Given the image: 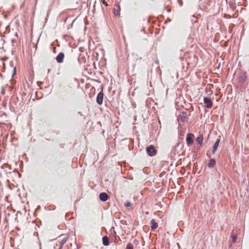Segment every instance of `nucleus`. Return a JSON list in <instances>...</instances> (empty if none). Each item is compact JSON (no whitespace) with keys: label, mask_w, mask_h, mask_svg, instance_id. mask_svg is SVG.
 I'll list each match as a JSON object with an SVG mask.
<instances>
[{"label":"nucleus","mask_w":249,"mask_h":249,"mask_svg":"<svg viewBox=\"0 0 249 249\" xmlns=\"http://www.w3.org/2000/svg\"><path fill=\"white\" fill-rule=\"evenodd\" d=\"M146 152L149 156L154 157L157 154V150L153 145H150L146 147Z\"/></svg>","instance_id":"1"},{"label":"nucleus","mask_w":249,"mask_h":249,"mask_svg":"<svg viewBox=\"0 0 249 249\" xmlns=\"http://www.w3.org/2000/svg\"><path fill=\"white\" fill-rule=\"evenodd\" d=\"M238 79L239 82L244 84L247 80V75L245 72H240L238 75Z\"/></svg>","instance_id":"2"},{"label":"nucleus","mask_w":249,"mask_h":249,"mask_svg":"<svg viewBox=\"0 0 249 249\" xmlns=\"http://www.w3.org/2000/svg\"><path fill=\"white\" fill-rule=\"evenodd\" d=\"M104 95V94L102 91H101L97 94V96L96 99V102L98 105H101L103 104Z\"/></svg>","instance_id":"3"},{"label":"nucleus","mask_w":249,"mask_h":249,"mask_svg":"<svg viewBox=\"0 0 249 249\" xmlns=\"http://www.w3.org/2000/svg\"><path fill=\"white\" fill-rule=\"evenodd\" d=\"M195 137L194 135L192 133H188L186 139V143L188 146L192 145L194 143L193 138Z\"/></svg>","instance_id":"4"},{"label":"nucleus","mask_w":249,"mask_h":249,"mask_svg":"<svg viewBox=\"0 0 249 249\" xmlns=\"http://www.w3.org/2000/svg\"><path fill=\"white\" fill-rule=\"evenodd\" d=\"M203 102L206 104V107L208 108H210L213 106V103L211 99L209 97H204Z\"/></svg>","instance_id":"5"},{"label":"nucleus","mask_w":249,"mask_h":249,"mask_svg":"<svg viewBox=\"0 0 249 249\" xmlns=\"http://www.w3.org/2000/svg\"><path fill=\"white\" fill-rule=\"evenodd\" d=\"M178 117H180V119L182 122H186L188 121V118L187 112L185 111L181 112Z\"/></svg>","instance_id":"6"},{"label":"nucleus","mask_w":249,"mask_h":249,"mask_svg":"<svg viewBox=\"0 0 249 249\" xmlns=\"http://www.w3.org/2000/svg\"><path fill=\"white\" fill-rule=\"evenodd\" d=\"M64 57L65 54L64 53H59L55 58L56 62L58 63H62V62H63Z\"/></svg>","instance_id":"7"},{"label":"nucleus","mask_w":249,"mask_h":249,"mask_svg":"<svg viewBox=\"0 0 249 249\" xmlns=\"http://www.w3.org/2000/svg\"><path fill=\"white\" fill-rule=\"evenodd\" d=\"M109 198V197L106 193L102 192L99 194V199L102 202H105Z\"/></svg>","instance_id":"8"},{"label":"nucleus","mask_w":249,"mask_h":249,"mask_svg":"<svg viewBox=\"0 0 249 249\" xmlns=\"http://www.w3.org/2000/svg\"><path fill=\"white\" fill-rule=\"evenodd\" d=\"M220 142V138L217 139L213 146L212 153L214 154L217 150L218 147Z\"/></svg>","instance_id":"9"},{"label":"nucleus","mask_w":249,"mask_h":249,"mask_svg":"<svg viewBox=\"0 0 249 249\" xmlns=\"http://www.w3.org/2000/svg\"><path fill=\"white\" fill-rule=\"evenodd\" d=\"M150 223L151 224V229L152 231H153L158 228V224L156 222L154 219L151 220Z\"/></svg>","instance_id":"10"},{"label":"nucleus","mask_w":249,"mask_h":249,"mask_svg":"<svg viewBox=\"0 0 249 249\" xmlns=\"http://www.w3.org/2000/svg\"><path fill=\"white\" fill-rule=\"evenodd\" d=\"M102 243L105 246H107L109 245V241L107 235H105L102 237Z\"/></svg>","instance_id":"11"},{"label":"nucleus","mask_w":249,"mask_h":249,"mask_svg":"<svg viewBox=\"0 0 249 249\" xmlns=\"http://www.w3.org/2000/svg\"><path fill=\"white\" fill-rule=\"evenodd\" d=\"M215 163H216L215 160L214 159H211L209 160V163L208 164V167L209 168H213L214 167Z\"/></svg>","instance_id":"12"},{"label":"nucleus","mask_w":249,"mask_h":249,"mask_svg":"<svg viewBox=\"0 0 249 249\" xmlns=\"http://www.w3.org/2000/svg\"><path fill=\"white\" fill-rule=\"evenodd\" d=\"M68 237H65L62 240L59 242V249H62V247L64 245V244L67 242L68 240Z\"/></svg>","instance_id":"13"},{"label":"nucleus","mask_w":249,"mask_h":249,"mask_svg":"<svg viewBox=\"0 0 249 249\" xmlns=\"http://www.w3.org/2000/svg\"><path fill=\"white\" fill-rule=\"evenodd\" d=\"M203 136L202 135H200L199 136H198V137L196 138V142L200 144H201L202 142H203Z\"/></svg>","instance_id":"14"},{"label":"nucleus","mask_w":249,"mask_h":249,"mask_svg":"<svg viewBox=\"0 0 249 249\" xmlns=\"http://www.w3.org/2000/svg\"><path fill=\"white\" fill-rule=\"evenodd\" d=\"M1 168L2 169H8V170H11V167L10 165H9L7 163H4L1 166Z\"/></svg>","instance_id":"15"},{"label":"nucleus","mask_w":249,"mask_h":249,"mask_svg":"<svg viewBox=\"0 0 249 249\" xmlns=\"http://www.w3.org/2000/svg\"><path fill=\"white\" fill-rule=\"evenodd\" d=\"M125 249H133V246L131 243H128Z\"/></svg>","instance_id":"16"},{"label":"nucleus","mask_w":249,"mask_h":249,"mask_svg":"<svg viewBox=\"0 0 249 249\" xmlns=\"http://www.w3.org/2000/svg\"><path fill=\"white\" fill-rule=\"evenodd\" d=\"M237 235L236 234H233L232 236V241L233 242H235L236 241V238H237Z\"/></svg>","instance_id":"17"},{"label":"nucleus","mask_w":249,"mask_h":249,"mask_svg":"<svg viewBox=\"0 0 249 249\" xmlns=\"http://www.w3.org/2000/svg\"><path fill=\"white\" fill-rule=\"evenodd\" d=\"M124 206L126 207H129L131 206V203L130 202H127L126 203H124Z\"/></svg>","instance_id":"18"},{"label":"nucleus","mask_w":249,"mask_h":249,"mask_svg":"<svg viewBox=\"0 0 249 249\" xmlns=\"http://www.w3.org/2000/svg\"><path fill=\"white\" fill-rule=\"evenodd\" d=\"M16 74V68L14 67L13 68V73H12V77H13Z\"/></svg>","instance_id":"19"},{"label":"nucleus","mask_w":249,"mask_h":249,"mask_svg":"<svg viewBox=\"0 0 249 249\" xmlns=\"http://www.w3.org/2000/svg\"><path fill=\"white\" fill-rule=\"evenodd\" d=\"M13 172L16 173L18 174L19 177H21V175L18 173V172L17 170V169H14V170L13 171Z\"/></svg>","instance_id":"20"},{"label":"nucleus","mask_w":249,"mask_h":249,"mask_svg":"<svg viewBox=\"0 0 249 249\" xmlns=\"http://www.w3.org/2000/svg\"><path fill=\"white\" fill-rule=\"evenodd\" d=\"M103 3L106 6L107 5V3L104 0H103Z\"/></svg>","instance_id":"21"},{"label":"nucleus","mask_w":249,"mask_h":249,"mask_svg":"<svg viewBox=\"0 0 249 249\" xmlns=\"http://www.w3.org/2000/svg\"><path fill=\"white\" fill-rule=\"evenodd\" d=\"M155 63H157V64H159V60H156V61H155Z\"/></svg>","instance_id":"22"},{"label":"nucleus","mask_w":249,"mask_h":249,"mask_svg":"<svg viewBox=\"0 0 249 249\" xmlns=\"http://www.w3.org/2000/svg\"><path fill=\"white\" fill-rule=\"evenodd\" d=\"M114 14H115V15H117V14H118V11H117V12H114Z\"/></svg>","instance_id":"23"},{"label":"nucleus","mask_w":249,"mask_h":249,"mask_svg":"<svg viewBox=\"0 0 249 249\" xmlns=\"http://www.w3.org/2000/svg\"><path fill=\"white\" fill-rule=\"evenodd\" d=\"M138 242H138V241L137 240L135 239V240H134V243H138Z\"/></svg>","instance_id":"24"},{"label":"nucleus","mask_w":249,"mask_h":249,"mask_svg":"<svg viewBox=\"0 0 249 249\" xmlns=\"http://www.w3.org/2000/svg\"><path fill=\"white\" fill-rule=\"evenodd\" d=\"M37 83H38V85H39V84H41V83H42V82H40V81H38V82H37Z\"/></svg>","instance_id":"25"},{"label":"nucleus","mask_w":249,"mask_h":249,"mask_svg":"<svg viewBox=\"0 0 249 249\" xmlns=\"http://www.w3.org/2000/svg\"><path fill=\"white\" fill-rule=\"evenodd\" d=\"M51 69H48V73H49V72H50V71H51Z\"/></svg>","instance_id":"26"},{"label":"nucleus","mask_w":249,"mask_h":249,"mask_svg":"<svg viewBox=\"0 0 249 249\" xmlns=\"http://www.w3.org/2000/svg\"><path fill=\"white\" fill-rule=\"evenodd\" d=\"M98 124H100V125H101V122H99L98 123Z\"/></svg>","instance_id":"27"},{"label":"nucleus","mask_w":249,"mask_h":249,"mask_svg":"<svg viewBox=\"0 0 249 249\" xmlns=\"http://www.w3.org/2000/svg\"><path fill=\"white\" fill-rule=\"evenodd\" d=\"M35 48H36H36H37V46L36 45L35 46Z\"/></svg>","instance_id":"28"},{"label":"nucleus","mask_w":249,"mask_h":249,"mask_svg":"<svg viewBox=\"0 0 249 249\" xmlns=\"http://www.w3.org/2000/svg\"><path fill=\"white\" fill-rule=\"evenodd\" d=\"M1 93H2V94H3V91H1Z\"/></svg>","instance_id":"29"},{"label":"nucleus","mask_w":249,"mask_h":249,"mask_svg":"<svg viewBox=\"0 0 249 249\" xmlns=\"http://www.w3.org/2000/svg\"><path fill=\"white\" fill-rule=\"evenodd\" d=\"M15 36H17V33L15 34Z\"/></svg>","instance_id":"30"},{"label":"nucleus","mask_w":249,"mask_h":249,"mask_svg":"<svg viewBox=\"0 0 249 249\" xmlns=\"http://www.w3.org/2000/svg\"><path fill=\"white\" fill-rule=\"evenodd\" d=\"M105 131L104 130L103 132H102V133L103 134L104 133Z\"/></svg>","instance_id":"31"},{"label":"nucleus","mask_w":249,"mask_h":249,"mask_svg":"<svg viewBox=\"0 0 249 249\" xmlns=\"http://www.w3.org/2000/svg\"><path fill=\"white\" fill-rule=\"evenodd\" d=\"M40 208V206H38L37 208Z\"/></svg>","instance_id":"32"}]
</instances>
